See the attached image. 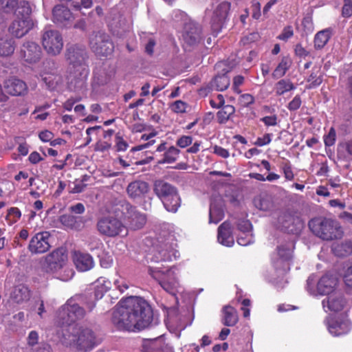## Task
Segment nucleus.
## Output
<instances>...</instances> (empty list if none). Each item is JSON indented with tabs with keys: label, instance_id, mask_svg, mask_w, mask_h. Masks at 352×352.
<instances>
[{
	"label": "nucleus",
	"instance_id": "20e7f679",
	"mask_svg": "<svg viewBox=\"0 0 352 352\" xmlns=\"http://www.w3.org/2000/svg\"><path fill=\"white\" fill-rule=\"evenodd\" d=\"M309 227L316 236L322 240L340 239L343 234L339 223L331 219H314L309 222Z\"/></svg>",
	"mask_w": 352,
	"mask_h": 352
},
{
	"label": "nucleus",
	"instance_id": "4c0bfd02",
	"mask_svg": "<svg viewBox=\"0 0 352 352\" xmlns=\"http://www.w3.org/2000/svg\"><path fill=\"white\" fill-rule=\"evenodd\" d=\"M292 65V60L288 56L283 57L280 62L272 73L273 78L278 79L283 77Z\"/></svg>",
	"mask_w": 352,
	"mask_h": 352
},
{
	"label": "nucleus",
	"instance_id": "3c124183",
	"mask_svg": "<svg viewBox=\"0 0 352 352\" xmlns=\"http://www.w3.org/2000/svg\"><path fill=\"white\" fill-rule=\"evenodd\" d=\"M254 241V236L252 233H240L237 238V243L240 245L246 246L253 243Z\"/></svg>",
	"mask_w": 352,
	"mask_h": 352
},
{
	"label": "nucleus",
	"instance_id": "cd10ccee",
	"mask_svg": "<svg viewBox=\"0 0 352 352\" xmlns=\"http://www.w3.org/2000/svg\"><path fill=\"white\" fill-rule=\"evenodd\" d=\"M15 47V40L11 35L3 33L0 35V56H11Z\"/></svg>",
	"mask_w": 352,
	"mask_h": 352
},
{
	"label": "nucleus",
	"instance_id": "58836bf2",
	"mask_svg": "<svg viewBox=\"0 0 352 352\" xmlns=\"http://www.w3.org/2000/svg\"><path fill=\"white\" fill-rule=\"evenodd\" d=\"M179 153V149L174 146H171L167 148L163 155L164 157L159 160L157 163L160 164L173 163L177 161Z\"/></svg>",
	"mask_w": 352,
	"mask_h": 352
},
{
	"label": "nucleus",
	"instance_id": "338daca9",
	"mask_svg": "<svg viewBox=\"0 0 352 352\" xmlns=\"http://www.w3.org/2000/svg\"><path fill=\"white\" fill-rule=\"evenodd\" d=\"M244 82V78L243 76L239 75L234 78L233 79V85H232V89L234 92L237 94L241 93L240 86L243 85Z\"/></svg>",
	"mask_w": 352,
	"mask_h": 352
},
{
	"label": "nucleus",
	"instance_id": "a878e982",
	"mask_svg": "<svg viewBox=\"0 0 352 352\" xmlns=\"http://www.w3.org/2000/svg\"><path fill=\"white\" fill-rule=\"evenodd\" d=\"M217 240L225 246L231 247L233 245L234 241L232 234L231 225L229 222L224 221L218 228Z\"/></svg>",
	"mask_w": 352,
	"mask_h": 352
},
{
	"label": "nucleus",
	"instance_id": "69168bd1",
	"mask_svg": "<svg viewBox=\"0 0 352 352\" xmlns=\"http://www.w3.org/2000/svg\"><path fill=\"white\" fill-rule=\"evenodd\" d=\"M239 102L243 107H248L254 102V98L249 94H242L239 98Z\"/></svg>",
	"mask_w": 352,
	"mask_h": 352
},
{
	"label": "nucleus",
	"instance_id": "09e8293b",
	"mask_svg": "<svg viewBox=\"0 0 352 352\" xmlns=\"http://www.w3.org/2000/svg\"><path fill=\"white\" fill-rule=\"evenodd\" d=\"M254 206L261 210L267 211L272 207V203L266 197H256L254 200Z\"/></svg>",
	"mask_w": 352,
	"mask_h": 352
},
{
	"label": "nucleus",
	"instance_id": "bb28decb",
	"mask_svg": "<svg viewBox=\"0 0 352 352\" xmlns=\"http://www.w3.org/2000/svg\"><path fill=\"white\" fill-rule=\"evenodd\" d=\"M292 254V244L286 243L285 245H280L277 248V255L278 259L274 261V265L276 267H278L280 264L283 265L284 271L289 269L288 263H287L291 258Z\"/></svg>",
	"mask_w": 352,
	"mask_h": 352
},
{
	"label": "nucleus",
	"instance_id": "e2e57ef3",
	"mask_svg": "<svg viewBox=\"0 0 352 352\" xmlns=\"http://www.w3.org/2000/svg\"><path fill=\"white\" fill-rule=\"evenodd\" d=\"M294 35V31L292 26H287L284 28L281 34L278 36V38L281 41H287Z\"/></svg>",
	"mask_w": 352,
	"mask_h": 352
},
{
	"label": "nucleus",
	"instance_id": "f257e3e1",
	"mask_svg": "<svg viewBox=\"0 0 352 352\" xmlns=\"http://www.w3.org/2000/svg\"><path fill=\"white\" fill-rule=\"evenodd\" d=\"M85 315L84 309L78 304L76 298H72L59 309L57 318L60 324L65 325L63 330V343L78 351L86 352L98 345L99 340L91 329L74 324L76 320L82 318Z\"/></svg>",
	"mask_w": 352,
	"mask_h": 352
},
{
	"label": "nucleus",
	"instance_id": "6e6552de",
	"mask_svg": "<svg viewBox=\"0 0 352 352\" xmlns=\"http://www.w3.org/2000/svg\"><path fill=\"white\" fill-rule=\"evenodd\" d=\"M316 278L314 275H311L307 280V290L313 296L328 295V296L334 291L337 284L338 279L336 276L329 274L322 276L318 281L316 288H315Z\"/></svg>",
	"mask_w": 352,
	"mask_h": 352
},
{
	"label": "nucleus",
	"instance_id": "79ce46f5",
	"mask_svg": "<svg viewBox=\"0 0 352 352\" xmlns=\"http://www.w3.org/2000/svg\"><path fill=\"white\" fill-rule=\"evenodd\" d=\"M234 107L232 105H226L217 112V117L219 123H226L234 113Z\"/></svg>",
	"mask_w": 352,
	"mask_h": 352
},
{
	"label": "nucleus",
	"instance_id": "7ed1b4c3",
	"mask_svg": "<svg viewBox=\"0 0 352 352\" xmlns=\"http://www.w3.org/2000/svg\"><path fill=\"white\" fill-rule=\"evenodd\" d=\"M67 254L64 248H57L43 258L41 267L47 273L56 274L64 270L58 278L63 281L69 280L74 274L73 270L67 266Z\"/></svg>",
	"mask_w": 352,
	"mask_h": 352
},
{
	"label": "nucleus",
	"instance_id": "1a4fd4ad",
	"mask_svg": "<svg viewBox=\"0 0 352 352\" xmlns=\"http://www.w3.org/2000/svg\"><path fill=\"white\" fill-rule=\"evenodd\" d=\"M39 76L47 89L50 91L56 89L63 83V77L58 74L56 63L52 60L43 61Z\"/></svg>",
	"mask_w": 352,
	"mask_h": 352
},
{
	"label": "nucleus",
	"instance_id": "b1692460",
	"mask_svg": "<svg viewBox=\"0 0 352 352\" xmlns=\"http://www.w3.org/2000/svg\"><path fill=\"white\" fill-rule=\"evenodd\" d=\"M53 21L60 26H67L73 19L70 10L63 6L58 5L53 9Z\"/></svg>",
	"mask_w": 352,
	"mask_h": 352
},
{
	"label": "nucleus",
	"instance_id": "c9c22d12",
	"mask_svg": "<svg viewBox=\"0 0 352 352\" xmlns=\"http://www.w3.org/2000/svg\"><path fill=\"white\" fill-rule=\"evenodd\" d=\"M111 287V282L104 277H100L96 282V289L94 292V298L96 300L102 298L104 294L107 292Z\"/></svg>",
	"mask_w": 352,
	"mask_h": 352
},
{
	"label": "nucleus",
	"instance_id": "f8f14e48",
	"mask_svg": "<svg viewBox=\"0 0 352 352\" xmlns=\"http://www.w3.org/2000/svg\"><path fill=\"white\" fill-rule=\"evenodd\" d=\"M42 45L48 54L56 56L63 47V36L56 30H45L42 35Z\"/></svg>",
	"mask_w": 352,
	"mask_h": 352
},
{
	"label": "nucleus",
	"instance_id": "2eb2a0df",
	"mask_svg": "<svg viewBox=\"0 0 352 352\" xmlns=\"http://www.w3.org/2000/svg\"><path fill=\"white\" fill-rule=\"evenodd\" d=\"M50 236L48 232H41L36 234L30 241L29 250L32 254H42L47 252L51 247Z\"/></svg>",
	"mask_w": 352,
	"mask_h": 352
},
{
	"label": "nucleus",
	"instance_id": "473e14b6",
	"mask_svg": "<svg viewBox=\"0 0 352 352\" xmlns=\"http://www.w3.org/2000/svg\"><path fill=\"white\" fill-rule=\"evenodd\" d=\"M223 314L222 322L224 325L232 327L237 323L238 314L234 307L229 305L225 306L223 308Z\"/></svg>",
	"mask_w": 352,
	"mask_h": 352
},
{
	"label": "nucleus",
	"instance_id": "8fccbe9b",
	"mask_svg": "<svg viewBox=\"0 0 352 352\" xmlns=\"http://www.w3.org/2000/svg\"><path fill=\"white\" fill-rule=\"evenodd\" d=\"M188 104L182 100H178L170 105V109L175 113H183L186 111Z\"/></svg>",
	"mask_w": 352,
	"mask_h": 352
},
{
	"label": "nucleus",
	"instance_id": "49530a36",
	"mask_svg": "<svg viewBox=\"0 0 352 352\" xmlns=\"http://www.w3.org/2000/svg\"><path fill=\"white\" fill-rule=\"evenodd\" d=\"M17 5V0H0L1 9L6 13H14Z\"/></svg>",
	"mask_w": 352,
	"mask_h": 352
},
{
	"label": "nucleus",
	"instance_id": "680f3d73",
	"mask_svg": "<svg viewBox=\"0 0 352 352\" xmlns=\"http://www.w3.org/2000/svg\"><path fill=\"white\" fill-rule=\"evenodd\" d=\"M116 287L121 292L123 293L126 289L129 287L127 281L122 277L114 280Z\"/></svg>",
	"mask_w": 352,
	"mask_h": 352
},
{
	"label": "nucleus",
	"instance_id": "72a5a7b5",
	"mask_svg": "<svg viewBox=\"0 0 352 352\" xmlns=\"http://www.w3.org/2000/svg\"><path fill=\"white\" fill-rule=\"evenodd\" d=\"M166 349L167 346L162 338L146 341L143 344L144 352H164Z\"/></svg>",
	"mask_w": 352,
	"mask_h": 352
},
{
	"label": "nucleus",
	"instance_id": "a211bd4d",
	"mask_svg": "<svg viewBox=\"0 0 352 352\" xmlns=\"http://www.w3.org/2000/svg\"><path fill=\"white\" fill-rule=\"evenodd\" d=\"M327 328L332 336H340L349 333L351 325L347 316H345L340 319H328Z\"/></svg>",
	"mask_w": 352,
	"mask_h": 352
},
{
	"label": "nucleus",
	"instance_id": "bf43d9fd",
	"mask_svg": "<svg viewBox=\"0 0 352 352\" xmlns=\"http://www.w3.org/2000/svg\"><path fill=\"white\" fill-rule=\"evenodd\" d=\"M336 133L333 128H331L328 134L324 137V142L326 146H331L335 144Z\"/></svg>",
	"mask_w": 352,
	"mask_h": 352
},
{
	"label": "nucleus",
	"instance_id": "37998d69",
	"mask_svg": "<svg viewBox=\"0 0 352 352\" xmlns=\"http://www.w3.org/2000/svg\"><path fill=\"white\" fill-rule=\"evenodd\" d=\"M338 154L342 157L352 156V140L340 143L338 146Z\"/></svg>",
	"mask_w": 352,
	"mask_h": 352
},
{
	"label": "nucleus",
	"instance_id": "a19ab883",
	"mask_svg": "<svg viewBox=\"0 0 352 352\" xmlns=\"http://www.w3.org/2000/svg\"><path fill=\"white\" fill-rule=\"evenodd\" d=\"M295 88L296 87L289 80L282 79L275 84L274 91L277 96H281Z\"/></svg>",
	"mask_w": 352,
	"mask_h": 352
},
{
	"label": "nucleus",
	"instance_id": "a18cd8bd",
	"mask_svg": "<svg viewBox=\"0 0 352 352\" xmlns=\"http://www.w3.org/2000/svg\"><path fill=\"white\" fill-rule=\"evenodd\" d=\"M156 135L155 133H151L148 135L143 134L141 137V140L148 141L147 143L143 144L139 146H137L135 147H133L131 151H141L142 149L146 148L149 147L150 146L154 144L155 143V140H151L153 137H155Z\"/></svg>",
	"mask_w": 352,
	"mask_h": 352
},
{
	"label": "nucleus",
	"instance_id": "e433bc0d",
	"mask_svg": "<svg viewBox=\"0 0 352 352\" xmlns=\"http://www.w3.org/2000/svg\"><path fill=\"white\" fill-rule=\"evenodd\" d=\"M331 36V30L325 29L318 32L314 37V47L316 50L322 49Z\"/></svg>",
	"mask_w": 352,
	"mask_h": 352
},
{
	"label": "nucleus",
	"instance_id": "c03bdc74",
	"mask_svg": "<svg viewBox=\"0 0 352 352\" xmlns=\"http://www.w3.org/2000/svg\"><path fill=\"white\" fill-rule=\"evenodd\" d=\"M30 13L31 8L28 1H22L19 3L18 2V5L16 6L14 12L16 16L21 15V17H28Z\"/></svg>",
	"mask_w": 352,
	"mask_h": 352
},
{
	"label": "nucleus",
	"instance_id": "dca6fc26",
	"mask_svg": "<svg viewBox=\"0 0 352 352\" xmlns=\"http://www.w3.org/2000/svg\"><path fill=\"white\" fill-rule=\"evenodd\" d=\"M230 4L223 1L215 6L211 16V27L214 32H219L227 18Z\"/></svg>",
	"mask_w": 352,
	"mask_h": 352
},
{
	"label": "nucleus",
	"instance_id": "c85d7f7f",
	"mask_svg": "<svg viewBox=\"0 0 352 352\" xmlns=\"http://www.w3.org/2000/svg\"><path fill=\"white\" fill-rule=\"evenodd\" d=\"M126 191L131 198L142 197L148 191V185L143 181H134L128 185Z\"/></svg>",
	"mask_w": 352,
	"mask_h": 352
},
{
	"label": "nucleus",
	"instance_id": "c756f323",
	"mask_svg": "<svg viewBox=\"0 0 352 352\" xmlns=\"http://www.w3.org/2000/svg\"><path fill=\"white\" fill-rule=\"evenodd\" d=\"M30 297L31 292L30 289L26 285L22 284L16 285L11 294L12 300L17 304L28 302Z\"/></svg>",
	"mask_w": 352,
	"mask_h": 352
},
{
	"label": "nucleus",
	"instance_id": "13d9d810",
	"mask_svg": "<svg viewBox=\"0 0 352 352\" xmlns=\"http://www.w3.org/2000/svg\"><path fill=\"white\" fill-rule=\"evenodd\" d=\"M61 223L68 228H73L76 223V217L71 214H63L60 217Z\"/></svg>",
	"mask_w": 352,
	"mask_h": 352
},
{
	"label": "nucleus",
	"instance_id": "6e6d98bb",
	"mask_svg": "<svg viewBox=\"0 0 352 352\" xmlns=\"http://www.w3.org/2000/svg\"><path fill=\"white\" fill-rule=\"evenodd\" d=\"M13 184L8 180L2 179L0 181V197H3L10 193Z\"/></svg>",
	"mask_w": 352,
	"mask_h": 352
},
{
	"label": "nucleus",
	"instance_id": "6ab92c4d",
	"mask_svg": "<svg viewBox=\"0 0 352 352\" xmlns=\"http://www.w3.org/2000/svg\"><path fill=\"white\" fill-rule=\"evenodd\" d=\"M32 23L29 17H17L9 26V32L16 38H21L32 28Z\"/></svg>",
	"mask_w": 352,
	"mask_h": 352
},
{
	"label": "nucleus",
	"instance_id": "7c9ffc66",
	"mask_svg": "<svg viewBox=\"0 0 352 352\" xmlns=\"http://www.w3.org/2000/svg\"><path fill=\"white\" fill-rule=\"evenodd\" d=\"M111 80V75L104 69H97L94 72V76L91 81V87L94 91L107 84Z\"/></svg>",
	"mask_w": 352,
	"mask_h": 352
},
{
	"label": "nucleus",
	"instance_id": "603ef678",
	"mask_svg": "<svg viewBox=\"0 0 352 352\" xmlns=\"http://www.w3.org/2000/svg\"><path fill=\"white\" fill-rule=\"evenodd\" d=\"M341 15L344 18L352 16V0H342Z\"/></svg>",
	"mask_w": 352,
	"mask_h": 352
},
{
	"label": "nucleus",
	"instance_id": "412c9836",
	"mask_svg": "<svg viewBox=\"0 0 352 352\" xmlns=\"http://www.w3.org/2000/svg\"><path fill=\"white\" fill-rule=\"evenodd\" d=\"M6 93L13 96L25 95L28 91L26 83L16 78H10L3 82Z\"/></svg>",
	"mask_w": 352,
	"mask_h": 352
},
{
	"label": "nucleus",
	"instance_id": "5701e85b",
	"mask_svg": "<svg viewBox=\"0 0 352 352\" xmlns=\"http://www.w3.org/2000/svg\"><path fill=\"white\" fill-rule=\"evenodd\" d=\"M89 69L87 66H82L75 71L74 78L69 82V89L75 91H80L86 87Z\"/></svg>",
	"mask_w": 352,
	"mask_h": 352
},
{
	"label": "nucleus",
	"instance_id": "4be33fe9",
	"mask_svg": "<svg viewBox=\"0 0 352 352\" xmlns=\"http://www.w3.org/2000/svg\"><path fill=\"white\" fill-rule=\"evenodd\" d=\"M124 218L133 229H140L146 223V217L131 205H126Z\"/></svg>",
	"mask_w": 352,
	"mask_h": 352
},
{
	"label": "nucleus",
	"instance_id": "2f4dec72",
	"mask_svg": "<svg viewBox=\"0 0 352 352\" xmlns=\"http://www.w3.org/2000/svg\"><path fill=\"white\" fill-rule=\"evenodd\" d=\"M296 219L289 212H282L278 218V226L280 229L288 232H294V223Z\"/></svg>",
	"mask_w": 352,
	"mask_h": 352
},
{
	"label": "nucleus",
	"instance_id": "4d7b16f0",
	"mask_svg": "<svg viewBox=\"0 0 352 352\" xmlns=\"http://www.w3.org/2000/svg\"><path fill=\"white\" fill-rule=\"evenodd\" d=\"M237 227L241 233H252V225L248 220L239 221Z\"/></svg>",
	"mask_w": 352,
	"mask_h": 352
},
{
	"label": "nucleus",
	"instance_id": "4468645a",
	"mask_svg": "<svg viewBox=\"0 0 352 352\" xmlns=\"http://www.w3.org/2000/svg\"><path fill=\"white\" fill-rule=\"evenodd\" d=\"M66 58L74 68L81 69L85 64L87 58V52L85 47L82 45H72L67 47L66 52Z\"/></svg>",
	"mask_w": 352,
	"mask_h": 352
},
{
	"label": "nucleus",
	"instance_id": "9b49d317",
	"mask_svg": "<svg viewBox=\"0 0 352 352\" xmlns=\"http://www.w3.org/2000/svg\"><path fill=\"white\" fill-rule=\"evenodd\" d=\"M182 40L186 50H190L199 45L203 40L200 25L193 21L186 22L182 32Z\"/></svg>",
	"mask_w": 352,
	"mask_h": 352
},
{
	"label": "nucleus",
	"instance_id": "ddd939ff",
	"mask_svg": "<svg viewBox=\"0 0 352 352\" xmlns=\"http://www.w3.org/2000/svg\"><path fill=\"white\" fill-rule=\"evenodd\" d=\"M42 50L38 43L28 41L23 43L19 51V57L28 63H36L42 56Z\"/></svg>",
	"mask_w": 352,
	"mask_h": 352
},
{
	"label": "nucleus",
	"instance_id": "0e129e2a",
	"mask_svg": "<svg viewBox=\"0 0 352 352\" xmlns=\"http://www.w3.org/2000/svg\"><path fill=\"white\" fill-rule=\"evenodd\" d=\"M278 117L276 115L267 116L262 118L261 121L263 122L267 126H274L277 125Z\"/></svg>",
	"mask_w": 352,
	"mask_h": 352
},
{
	"label": "nucleus",
	"instance_id": "423d86ee",
	"mask_svg": "<svg viewBox=\"0 0 352 352\" xmlns=\"http://www.w3.org/2000/svg\"><path fill=\"white\" fill-rule=\"evenodd\" d=\"M177 268L162 269L159 267H148L149 275L167 292L175 294L179 287Z\"/></svg>",
	"mask_w": 352,
	"mask_h": 352
},
{
	"label": "nucleus",
	"instance_id": "864d4df0",
	"mask_svg": "<svg viewBox=\"0 0 352 352\" xmlns=\"http://www.w3.org/2000/svg\"><path fill=\"white\" fill-rule=\"evenodd\" d=\"M173 19L176 23L183 25L184 26L185 25L186 22L192 21L188 18L186 13L181 10H177L174 12Z\"/></svg>",
	"mask_w": 352,
	"mask_h": 352
},
{
	"label": "nucleus",
	"instance_id": "f03ea898",
	"mask_svg": "<svg viewBox=\"0 0 352 352\" xmlns=\"http://www.w3.org/2000/svg\"><path fill=\"white\" fill-rule=\"evenodd\" d=\"M152 318V311L146 301L141 297L130 296L115 307L111 322L118 330L135 331L148 327Z\"/></svg>",
	"mask_w": 352,
	"mask_h": 352
},
{
	"label": "nucleus",
	"instance_id": "ea45409f",
	"mask_svg": "<svg viewBox=\"0 0 352 352\" xmlns=\"http://www.w3.org/2000/svg\"><path fill=\"white\" fill-rule=\"evenodd\" d=\"M224 217L223 210L221 206H218L212 202L210 204L209 223H218Z\"/></svg>",
	"mask_w": 352,
	"mask_h": 352
},
{
	"label": "nucleus",
	"instance_id": "774afa93",
	"mask_svg": "<svg viewBox=\"0 0 352 352\" xmlns=\"http://www.w3.org/2000/svg\"><path fill=\"white\" fill-rule=\"evenodd\" d=\"M343 279L346 286L352 287V265L345 271Z\"/></svg>",
	"mask_w": 352,
	"mask_h": 352
},
{
	"label": "nucleus",
	"instance_id": "5fc2aeb1",
	"mask_svg": "<svg viewBox=\"0 0 352 352\" xmlns=\"http://www.w3.org/2000/svg\"><path fill=\"white\" fill-rule=\"evenodd\" d=\"M319 70L316 72H312L308 78V82H310L311 87H315L319 86L322 82V77L320 74L318 75Z\"/></svg>",
	"mask_w": 352,
	"mask_h": 352
},
{
	"label": "nucleus",
	"instance_id": "9d476101",
	"mask_svg": "<svg viewBox=\"0 0 352 352\" xmlns=\"http://www.w3.org/2000/svg\"><path fill=\"white\" fill-rule=\"evenodd\" d=\"M89 44L92 52L101 56L111 54L114 49L109 36L102 31L93 32L89 36Z\"/></svg>",
	"mask_w": 352,
	"mask_h": 352
},
{
	"label": "nucleus",
	"instance_id": "052dcab7",
	"mask_svg": "<svg viewBox=\"0 0 352 352\" xmlns=\"http://www.w3.org/2000/svg\"><path fill=\"white\" fill-rule=\"evenodd\" d=\"M192 143V138L189 135H182L179 137L177 141L176 144L177 146L184 148L190 146Z\"/></svg>",
	"mask_w": 352,
	"mask_h": 352
},
{
	"label": "nucleus",
	"instance_id": "f3484780",
	"mask_svg": "<svg viewBox=\"0 0 352 352\" xmlns=\"http://www.w3.org/2000/svg\"><path fill=\"white\" fill-rule=\"evenodd\" d=\"M177 252L168 243L162 244L153 251L152 256L150 259L155 262L171 261L173 258L177 257Z\"/></svg>",
	"mask_w": 352,
	"mask_h": 352
},
{
	"label": "nucleus",
	"instance_id": "393cba45",
	"mask_svg": "<svg viewBox=\"0 0 352 352\" xmlns=\"http://www.w3.org/2000/svg\"><path fill=\"white\" fill-rule=\"evenodd\" d=\"M74 263L80 272H86L91 270L94 265L93 258L87 253L75 252L73 255Z\"/></svg>",
	"mask_w": 352,
	"mask_h": 352
},
{
	"label": "nucleus",
	"instance_id": "aec40b11",
	"mask_svg": "<svg viewBox=\"0 0 352 352\" xmlns=\"http://www.w3.org/2000/svg\"><path fill=\"white\" fill-rule=\"evenodd\" d=\"M322 304L325 311L338 312L344 308L346 300L340 292H334L332 294L324 298Z\"/></svg>",
	"mask_w": 352,
	"mask_h": 352
},
{
	"label": "nucleus",
	"instance_id": "f704fd0d",
	"mask_svg": "<svg viewBox=\"0 0 352 352\" xmlns=\"http://www.w3.org/2000/svg\"><path fill=\"white\" fill-rule=\"evenodd\" d=\"M230 83V78L226 74L219 75L211 81L210 87L212 89L223 91L229 87Z\"/></svg>",
	"mask_w": 352,
	"mask_h": 352
},
{
	"label": "nucleus",
	"instance_id": "39448f33",
	"mask_svg": "<svg viewBox=\"0 0 352 352\" xmlns=\"http://www.w3.org/2000/svg\"><path fill=\"white\" fill-rule=\"evenodd\" d=\"M154 192L161 199L166 210L176 212L181 205L177 188L170 184L159 179L154 183Z\"/></svg>",
	"mask_w": 352,
	"mask_h": 352
},
{
	"label": "nucleus",
	"instance_id": "de8ad7c7",
	"mask_svg": "<svg viewBox=\"0 0 352 352\" xmlns=\"http://www.w3.org/2000/svg\"><path fill=\"white\" fill-rule=\"evenodd\" d=\"M21 213L19 208H10L8 210L7 215L6 217V219L8 224L12 225L16 223L21 217Z\"/></svg>",
	"mask_w": 352,
	"mask_h": 352
},
{
	"label": "nucleus",
	"instance_id": "0eeeda50",
	"mask_svg": "<svg viewBox=\"0 0 352 352\" xmlns=\"http://www.w3.org/2000/svg\"><path fill=\"white\" fill-rule=\"evenodd\" d=\"M96 228L98 232L108 237L124 236L128 233L126 226L113 216H103L98 219Z\"/></svg>",
	"mask_w": 352,
	"mask_h": 352
}]
</instances>
